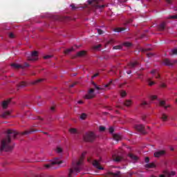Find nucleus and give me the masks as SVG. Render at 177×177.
Instances as JSON below:
<instances>
[{
    "mask_svg": "<svg viewBox=\"0 0 177 177\" xmlns=\"http://www.w3.org/2000/svg\"><path fill=\"white\" fill-rule=\"evenodd\" d=\"M71 7L72 8V10H75V9H78V7H75V5L71 4Z\"/></svg>",
    "mask_w": 177,
    "mask_h": 177,
    "instance_id": "nucleus-47",
    "label": "nucleus"
},
{
    "mask_svg": "<svg viewBox=\"0 0 177 177\" xmlns=\"http://www.w3.org/2000/svg\"><path fill=\"white\" fill-rule=\"evenodd\" d=\"M97 31L99 35H102L104 32H103V30H102L101 29H99V28L97 29Z\"/></svg>",
    "mask_w": 177,
    "mask_h": 177,
    "instance_id": "nucleus-42",
    "label": "nucleus"
},
{
    "mask_svg": "<svg viewBox=\"0 0 177 177\" xmlns=\"http://www.w3.org/2000/svg\"><path fill=\"white\" fill-rule=\"evenodd\" d=\"M177 59L169 60V59H163V64L165 66H174V64H176Z\"/></svg>",
    "mask_w": 177,
    "mask_h": 177,
    "instance_id": "nucleus-9",
    "label": "nucleus"
},
{
    "mask_svg": "<svg viewBox=\"0 0 177 177\" xmlns=\"http://www.w3.org/2000/svg\"><path fill=\"white\" fill-rule=\"evenodd\" d=\"M109 132H110V133H113L114 132V128L110 127L109 128Z\"/></svg>",
    "mask_w": 177,
    "mask_h": 177,
    "instance_id": "nucleus-55",
    "label": "nucleus"
},
{
    "mask_svg": "<svg viewBox=\"0 0 177 177\" xmlns=\"http://www.w3.org/2000/svg\"><path fill=\"white\" fill-rule=\"evenodd\" d=\"M38 51L32 52L31 55L28 57V60H30L31 62H35V60H38Z\"/></svg>",
    "mask_w": 177,
    "mask_h": 177,
    "instance_id": "nucleus-7",
    "label": "nucleus"
},
{
    "mask_svg": "<svg viewBox=\"0 0 177 177\" xmlns=\"http://www.w3.org/2000/svg\"><path fill=\"white\" fill-rule=\"evenodd\" d=\"M169 19H177V15H171L169 17Z\"/></svg>",
    "mask_w": 177,
    "mask_h": 177,
    "instance_id": "nucleus-58",
    "label": "nucleus"
},
{
    "mask_svg": "<svg viewBox=\"0 0 177 177\" xmlns=\"http://www.w3.org/2000/svg\"><path fill=\"white\" fill-rule=\"evenodd\" d=\"M83 139L84 142H93L96 139V136L95 133L88 131L83 136Z\"/></svg>",
    "mask_w": 177,
    "mask_h": 177,
    "instance_id": "nucleus-3",
    "label": "nucleus"
},
{
    "mask_svg": "<svg viewBox=\"0 0 177 177\" xmlns=\"http://www.w3.org/2000/svg\"><path fill=\"white\" fill-rule=\"evenodd\" d=\"M125 30H127V28H116L114 29V32H121L122 31H125Z\"/></svg>",
    "mask_w": 177,
    "mask_h": 177,
    "instance_id": "nucleus-25",
    "label": "nucleus"
},
{
    "mask_svg": "<svg viewBox=\"0 0 177 177\" xmlns=\"http://www.w3.org/2000/svg\"><path fill=\"white\" fill-rule=\"evenodd\" d=\"M86 117H87L86 113H82V115H80L81 120H86Z\"/></svg>",
    "mask_w": 177,
    "mask_h": 177,
    "instance_id": "nucleus-36",
    "label": "nucleus"
},
{
    "mask_svg": "<svg viewBox=\"0 0 177 177\" xmlns=\"http://www.w3.org/2000/svg\"><path fill=\"white\" fill-rule=\"evenodd\" d=\"M69 132H71V133H77V129H70Z\"/></svg>",
    "mask_w": 177,
    "mask_h": 177,
    "instance_id": "nucleus-40",
    "label": "nucleus"
},
{
    "mask_svg": "<svg viewBox=\"0 0 177 177\" xmlns=\"http://www.w3.org/2000/svg\"><path fill=\"white\" fill-rule=\"evenodd\" d=\"M120 96L121 97H125V96H127V91L122 90L120 91Z\"/></svg>",
    "mask_w": 177,
    "mask_h": 177,
    "instance_id": "nucleus-33",
    "label": "nucleus"
},
{
    "mask_svg": "<svg viewBox=\"0 0 177 177\" xmlns=\"http://www.w3.org/2000/svg\"><path fill=\"white\" fill-rule=\"evenodd\" d=\"M175 174H176L175 171H165V174L169 177L175 176Z\"/></svg>",
    "mask_w": 177,
    "mask_h": 177,
    "instance_id": "nucleus-24",
    "label": "nucleus"
},
{
    "mask_svg": "<svg viewBox=\"0 0 177 177\" xmlns=\"http://www.w3.org/2000/svg\"><path fill=\"white\" fill-rule=\"evenodd\" d=\"M131 23H132V19H129L127 20L124 24V26H127V24H131Z\"/></svg>",
    "mask_w": 177,
    "mask_h": 177,
    "instance_id": "nucleus-45",
    "label": "nucleus"
},
{
    "mask_svg": "<svg viewBox=\"0 0 177 177\" xmlns=\"http://www.w3.org/2000/svg\"><path fill=\"white\" fill-rule=\"evenodd\" d=\"M77 103H78V104H82L84 103V101H82V100H79V101L77 102Z\"/></svg>",
    "mask_w": 177,
    "mask_h": 177,
    "instance_id": "nucleus-64",
    "label": "nucleus"
},
{
    "mask_svg": "<svg viewBox=\"0 0 177 177\" xmlns=\"http://www.w3.org/2000/svg\"><path fill=\"white\" fill-rule=\"evenodd\" d=\"M23 68H26V67H30V64H27V63H25L23 66H22Z\"/></svg>",
    "mask_w": 177,
    "mask_h": 177,
    "instance_id": "nucleus-48",
    "label": "nucleus"
},
{
    "mask_svg": "<svg viewBox=\"0 0 177 177\" xmlns=\"http://www.w3.org/2000/svg\"><path fill=\"white\" fill-rule=\"evenodd\" d=\"M166 153L167 152L165 151V150L157 151L154 152L153 156L156 157V158H158L160 157H162V156H165Z\"/></svg>",
    "mask_w": 177,
    "mask_h": 177,
    "instance_id": "nucleus-10",
    "label": "nucleus"
},
{
    "mask_svg": "<svg viewBox=\"0 0 177 177\" xmlns=\"http://www.w3.org/2000/svg\"><path fill=\"white\" fill-rule=\"evenodd\" d=\"M74 47H72L71 48H68V49H66L65 51H64V53L65 55H68V53H70V52H73L74 51Z\"/></svg>",
    "mask_w": 177,
    "mask_h": 177,
    "instance_id": "nucleus-31",
    "label": "nucleus"
},
{
    "mask_svg": "<svg viewBox=\"0 0 177 177\" xmlns=\"http://www.w3.org/2000/svg\"><path fill=\"white\" fill-rule=\"evenodd\" d=\"M88 5H91L95 9H103V8H106V5H99L95 0H88Z\"/></svg>",
    "mask_w": 177,
    "mask_h": 177,
    "instance_id": "nucleus-4",
    "label": "nucleus"
},
{
    "mask_svg": "<svg viewBox=\"0 0 177 177\" xmlns=\"http://www.w3.org/2000/svg\"><path fill=\"white\" fill-rule=\"evenodd\" d=\"M145 162L147 164H149V161H150V158L149 157H147L145 158Z\"/></svg>",
    "mask_w": 177,
    "mask_h": 177,
    "instance_id": "nucleus-52",
    "label": "nucleus"
},
{
    "mask_svg": "<svg viewBox=\"0 0 177 177\" xmlns=\"http://www.w3.org/2000/svg\"><path fill=\"white\" fill-rule=\"evenodd\" d=\"M129 157H130V158L131 160H133L134 161H138V156L133 155V153H129Z\"/></svg>",
    "mask_w": 177,
    "mask_h": 177,
    "instance_id": "nucleus-26",
    "label": "nucleus"
},
{
    "mask_svg": "<svg viewBox=\"0 0 177 177\" xmlns=\"http://www.w3.org/2000/svg\"><path fill=\"white\" fill-rule=\"evenodd\" d=\"M112 158L113 160L115 161V162H120V161H122V158L118 155H113Z\"/></svg>",
    "mask_w": 177,
    "mask_h": 177,
    "instance_id": "nucleus-13",
    "label": "nucleus"
},
{
    "mask_svg": "<svg viewBox=\"0 0 177 177\" xmlns=\"http://www.w3.org/2000/svg\"><path fill=\"white\" fill-rule=\"evenodd\" d=\"M75 85H77V82H75V83L71 84V85L69 86V88H74V86H75Z\"/></svg>",
    "mask_w": 177,
    "mask_h": 177,
    "instance_id": "nucleus-57",
    "label": "nucleus"
},
{
    "mask_svg": "<svg viewBox=\"0 0 177 177\" xmlns=\"http://www.w3.org/2000/svg\"><path fill=\"white\" fill-rule=\"evenodd\" d=\"M85 156H86V152H83L78 162H72V168L69 169L68 177H73V175L77 176V174L81 172V166L84 164V158H85Z\"/></svg>",
    "mask_w": 177,
    "mask_h": 177,
    "instance_id": "nucleus-2",
    "label": "nucleus"
},
{
    "mask_svg": "<svg viewBox=\"0 0 177 177\" xmlns=\"http://www.w3.org/2000/svg\"><path fill=\"white\" fill-rule=\"evenodd\" d=\"M94 92H95V89L91 88L88 91V94L85 95V99H93V97H95V95L93 94Z\"/></svg>",
    "mask_w": 177,
    "mask_h": 177,
    "instance_id": "nucleus-12",
    "label": "nucleus"
},
{
    "mask_svg": "<svg viewBox=\"0 0 177 177\" xmlns=\"http://www.w3.org/2000/svg\"><path fill=\"white\" fill-rule=\"evenodd\" d=\"M93 165L95 168L100 170H103L104 168H103L102 166H100V162L97 160H94L93 161Z\"/></svg>",
    "mask_w": 177,
    "mask_h": 177,
    "instance_id": "nucleus-11",
    "label": "nucleus"
},
{
    "mask_svg": "<svg viewBox=\"0 0 177 177\" xmlns=\"http://www.w3.org/2000/svg\"><path fill=\"white\" fill-rule=\"evenodd\" d=\"M9 38H12V39L15 38V34H13V32H10L9 34Z\"/></svg>",
    "mask_w": 177,
    "mask_h": 177,
    "instance_id": "nucleus-50",
    "label": "nucleus"
},
{
    "mask_svg": "<svg viewBox=\"0 0 177 177\" xmlns=\"http://www.w3.org/2000/svg\"><path fill=\"white\" fill-rule=\"evenodd\" d=\"M142 107H143V106H147V102H142V103H141V104H140Z\"/></svg>",
    "mask_w": 177,
    "mask_h": 177,
    "instance_id": "nucleus-60",
    "label": "nucleus"
},
{
    "mask_svg": "<svg viewBox=\"0 0 177 177\" xmlns=\"http://www.w3.org/2000/svg\"><path fill=\"white\" fill-rule=\"evenodd\" d=\"M100 132H104V131H106V127H104L103 126H100Z\"/></svg>",
    "mask_w": 177,
    "mask_h": 177,
    "instance_id": "nucleus-43",
    "label": "nucleus"
},
{
    "mask_svg": "<svg viewBox=\"0 0 177 177\" xmlns=\"http://www.w3.org/2000/svg\"><path fill=\"white\" fill-rule=\"evenodd\" d=\"M165 27H167V23L162 22L158 26V31H164L165 30Z\"/></svg>",
    "mask_w": 177,
    "mask_h": 177,
    "instance_id": "nucleus-14",
    "label": "nucleus"
},
{
    "mask_svg": "<svg viewBox=\"0 0 177 177\" xmlns=\"http://www.w3.org/2000/svg\"><path fill=\"white\" fill-rule=\"evenodd\" d=\"M160 88H167V84H165V83H162V84H160Z\"/></svg>",
    "mask_w": 177,
    "mask_h": 177,
    "instance_id": "nucleus-53",
    "label": "nucleus"
},
{
    "mask_svg": "<svg viewBox=\"0 0 177 177\" xmlns=\"http://www.w3.org/2000/svg\"><path fill=\"white\" fill-rule=\"evenodd\" d=\"M113 50H121V49H122V46L121 45H118V46H115L113 47Z\"/></svg>",
    "mask_w": 177,
    "mask_h": 177,
    "instance_id": "nucleus-34",
    "label": "nucleus"
},
{
    "mask_svg": "<svg viewBox=\"0 0 177 177\" xmlns=\"http://www.w3.org/2000/svg\"><path fill=\"white\" fill-rule=\"evenodd\" d=\"M9 115H10V112H9V111H7L2 114L0 113V117H1V118H8Z\"/></svg>",
    "mask_w": 177,
    "mask_h": 177,
    "instance_id": "nucleus-18",
    "label": "nucleus"
},
{
    "mask_svg": "<svg viewBox=\"0 0 177 177\" xmlns=\"http://www.w3.org/2000/svg\"><path fill=\"white\" fill-rule=\"evenodd\" d=\"M139 64V62H138V61H135L134 62H130L128 64V67H129V68H135V67H136V66H138Z\"/></svg>",
    "mask_w": 177,
    "mask_h": 177,
    "instance_id": "nucleus-16",
    "label": "nucleus"
},
{
    "mask_svg": "<svg viewBox=\"0 0 177 177\" xmlns=\"http://www.w3.org/2000/svg\"><path fill=\"white\" fill-rule=\"evenodd\" d=\"M86 52L84 51V50H82V51H80L77 53L76 56L77 57H82L84 56H85Z\"/></svg>",
    "mask_w": 177,
    "mask_h": 177,
    "instance_id": "nucleus-23",
    "label": "nucleus"
},
{
    "mask_svg": "<svg viewBox=\"0 0 177 177\" xmlns=\"http://www.w3.org/2000/svg\"><path fill=\"white\" fill-rule=\"evenodd\" d=\"M100 48H102V44H98V45L93 46V49L95 50H97L100 49Z\"/></svg>",
    "mask_w": 177,
    "mask_h": 177,
    "instance_id": "nucleus-35",
    "label": "nucleus"
},
{
    "mask_svg": "<svg viewBox=\"0 0 177 177\" xmlns=\"http://www.w3.org/2000/svg\"><path fill=\"white\" fill-rule=\"evenodd\" d=\"M151 74L155 77V78L158 79L160 78V74L157 72V70L153 69L151 71Z\"/></svg>",
    "mask_w": 177,
    "mask_h": 177,
    "instance_id": "nucleus-17",
    "label": "nucleus"
},
{
    "mask_svg": "<svg viewBox=\"0 0 177 177\" xmlns=\"http://www.w3.org/2000/svg\"><path fill=\"white\" fill-rule=\"evenodd\" d=\"M135 129L142 133V135H146V129L145 125L143 124H136L134 126Z\"/></svg>",
    "mask_w": 177,
    "mask_h": 177,
    "instance_id": "nucleus-5",
    "label": "nucleus"
},
{
    "mask_svg": "<svg viewBox=\"0 0 177 177\" xmlns=\"http://www.w3.org/2000/svg\"><path fill=\"white\" fill-rule=\"evenodd\" d=\"M62 151H63V149H62V147H57V149H56L57 153H62Z\"/></svg>",
    "mask_w": 177,
    "mask_h": 177,
    "instance_id": "nucleus-37",
    "label": "nucleus"
},
{
    "mask_svg": "<svg viewBox=\"0 0 177 177\" xmlns=\"http://www.w3.org/2000/svg\"><path fill=\"white\" fill-rule=\"evenodd\" d=\"M37 130L35 129H30V130H26L22 133H21V135H30V133H32V132H35Z\"/></svg>",
    "mask_w": 177,
    "mask_h": 177,
    "instance_id": "nucleus-20",
    "label": "nucleus"
},
{
    "mask_svg": "<svg viewBox=\"0 0 177 177\" xmlns=\"http://www.w3.org/2000/svg\"><path fill=\"white\" fill-rule=\"evenodd\" d=\"M11 67H13V68H23V66L17 64H12Z\"/></svg>",
    "mask_w": 177,
    "mask_h": 177,
    "instance_id": "nucleus-28",
    "label": "nucleus"
},
{
    "mask_svg": "<svg viewBox=\"0 0 177 177\" xmlns=\"http://www.w3.org/2000/svg\"><path fill=\"white\" fill-rule=\"evenodd\" d=\"M114 42H115L114 39H112L108 41L107 44H114Z\"/></svg>",
    "mask_w": 177,
    "mask_h": 177,
    "instance_id": "nucleus-51",
    "label": "nucleus"
},
{
    "mask_svg": "<svg viewBox=\"0 0 177 177\" xmlns=\"http://www.w3.org/2000/svg\"><path fill=\"white\" fill-rule=\"evenodd\" d=\"M106 177H121V171H118L116 172L108 171L106 174Z\"/></svg>",
    "mask_w": 177,
    "mask_h": 177,
    "instance_id": "nucleus-8",
    "label": "nucleus"
},
{
    "mask_svg": "<svg viewBox=\"0 0 177 177\" xmlns=\"http://www.w3.org/2000/svg\"><path fill=\"white\" fill-rule=\"evenodd\" d=\"M92 85H93V86L95 88V89H97V91H102L103 88L100 87L99 86L96 85V83H95V82H92Z\"/></svg>",
    "mask_w": 177,
    "mask_h": 177,
    "instance_id": "nucleus-29",
    "label": "nucleus"
},
{
    "mask_svg": "<svg viewBox=\"0 0 177 177\" xmlns=\"http://www.w3.org/2000/svg\"><path fill=\"white\" fill-rule=\"evenodd\" d=\"M166 2H167V3L171 4V3H172V0H166Z\"/></svg>",
    "mask_w": 177,
    "mask_h": 177,
    "instance_id": "nucleus-63",
    "label": "nucleus"
},
{
    "mask_svg": "<svg viewBox=\"0 0 177 177\" xmlns=\"http://www.w3.org/2000/svg\"><path fill=\"white\" fill-rule=\"evenodd\" d=\"M50 57H52V55H46L44 57V59H50Z\"/></svg>",
    "mask_w": 177,
    "mask_h": 177,
    "instance_id": "nucleus-59",
    "label": "nucleus"
},
{
    "mask_svg": "<svg viewBox=\"0 0 177 177\" xmlns=\"http://www.w3.org/2000/svg\"><path fill=\"white\" fill-rule=\"evenodd\" d=\"M10 100H12V99H8V100L3 102V103H2L3 109H8V106L9 103H10Z\"/></svg>",
    "mask_w": 177,
    "mask_h": 177,
    "instance_id": "nucleus-15",
    "label": "nucleus"
},
{
    "mask_svg": "<svg viewBox=\"0 0 177 177\" xmlns=\"http://www.w3.org/2000/svg\"><path fill=\"white\" fill-rule=\"evenodd\" d=\"M149 86H153V85H156L155 82H152L151 79L147 80Z\"/></svg>",
    "mask_w": 177,
    "mask_h": 177,
    "instance_id": "nucleus-32",
    "label": "nucleus"
},
{
    "mask_svg": "<svg viewBox=\"0 0 177 177\" xmlns=\"http://www.w3.org/2000/svg\"><path fill=\"white\" fill-rule=\"evenodd\" d=\"M43 80H44V79H39V80L35 81L32 84H33V85H35V84H38L39 82H42Z\"/></svg>",
    "mask_w": 177,
    "mask_h": 177,
    "instance_id": "nucleus-41",
    "label": "nucleus"
},
{
    "mask_svg": "<svg viewBox=\"0 0 177 177\" xmlns=\"http://www.w3.org/2000/svg\"><path fill=\"white\" fill-rule=\"evenodd\" d=\"M28 84H27L26 82H21L17 85V89H20V88H24L25 86H27Z\"/></svg>",
    "mask_w": 177,
    "mask_h": 177,
    "instance_id": "nucleus-21",
    "label": "nucleus"
},
{
    "mask_svg": "<svg viewBox=\"0 0 177 177\" xmlns=\"http://www.w3.org/2000/svg\"><path fill=\"white\" fill-rule=\"evenodd\" d=\"M56 164H63V161L59 160V158H57L54 160V161L51 162L50 164L45 165L44 167L45 168H46V169H48V168L53 167V165H56Z\"/></svg>",
    "mask_w": 177,
    "mask_h": 177,
    "instance_id": "nucleus-6",
    "label": "nucleus"
},
{
    "mask_svg": "<svg viewBox=\"0 0 177 177\" xmlns=\"http://www.w3.org/2000/svg\"><path fill=\"white\" fill-rule=\"evenodd\" d=\"M124 104L126 106V107H131V106H132V100H125L124 102Z\"/></svg>",
    "mask_w": 177,
    "mask_h": 177,
    "instance_id": "nucleus-22",
    "label": "nucleus"
},
{
    "mask_svg": "<svg viewBox=\"0 0 177 177\" xmlns=\"http://www.w3.org/2000/svg\"><path fill=\"white\" fill-rule=\"evenodd\" d=\"M113 139L114 140H121V136L118 135V134H113Z\"/></svg>",
    "mask_w": 177,
    "mask_h": 177,
    "instance_id": "nucleus-30",
    "label": "nucleus"
},
{
    "mask_svg": "<svg viewBox=\"0 0 177 177\" xmlns=\"http://www.w3.org/2000/svg\"><path fill=\"white\" fill-rule=\"evenodd\" d=\"M152 56H154V54L149 53L147 54V57H152Z\"/></svg>",
    "mask_w": 177,
    "mask_h": 177,
    "instance_id": "nucleus-49",
    "label": "nucleus"
},
{
    "mask_svg": "<svg viewBox=\"0 0 177 177\" xmlns=\"http://www.w3.org/2000/svg\"><path fill=\"white\" fill-rule=\"evenodd\" d=\"M160 120H162V121H163V122H166V121H168V115L166 113H162Z\"/></svg>",
    "mask_w": 177,
    "mask_h": 177,
    "instance_id": "nucleus-19",
    "label": "nucleus"
},
{
    "mask_svg": "<svg viewBox=\"0 0 177 177\" xmlns=\"http://www.w3.org/2000/svg\"><path fill=\"white\" fill-rule=\"evenodd\" d=\"M145 168H156V165L154 163H148L145 165Z\"/></svg>",
    "mask_w": 177,
    "mask_h": 177,
    "instance_id": "nucleus-27",
    "label": "nucleus"
},
{
    "mask_svg": "<svg viewBox=\"0 0 177 177\" xmlns=\"http://www.w3.org/2000/svg\"><path fill=\"white\" fill-rule=\"evenodd\" d=\"M151 48H140V52L145 53V52H147V50H151Z\"/></svg>",
    "mask_w": 177,
    "mask_h": 177,
    "instance_id": "nucleus-39",
    "label": "nucleus"
},
{
    "mask_svg": "<svg viewBox=\"0 0 177 177\" xmlns=\"http://www.w3.org/2000/svg\"><path fill=\"white\" fill-rule=\"evenodd\" d=\"M99 76V73H95L92 76V78H96V77Z\"/></svg>",
    "mask_w": 177,
    "mask_h": 177,
    "instance_id": "nucleus-62",
    "label": "nucleus"
},
{
    "mask_svg": "<svg viewBox=\"0 0 177 177\" xmlns=\"http://www.w3.org/2000/svg\"><path fill=\"white\" fill-rule=\"evenodd\" d=\"M113 84V81L109 82L108 84L104 85V88H109Z\"/></svg>",
    "mask_w": 177,
    "mask_h": 177,
    "instance_id": "nucleus-44",
    "label": "nucleus"
},
{
    "mask_svg": "<svg viewBox=\"0 0 177 177\" xmlns=\"http://www.w3.org/2000/svg\"><path fill=\"white\" fill-rule=\"evenodd\" d=\"M19 132L15 130L8 129L6 131V135L1 141L0 151H12L13 146L10 145L12 139H16Z\"/></svg>",
    "mask_w": 177,
    "mask_h": 177,
    "instance_id": "nucleus-1",
    "label": "nucleus"
},
{
    "mask_svg": "<svg viewBox=\"0 0 177 177\" xmlns=\"http://www.w3.org/2000/svg\"><path fill=\"white\" fill-rule=\"evenodd\" d=\"M139 80H143V75H138V77Z\"/></svg>",
    "mask_w": 177,
    "mask_h": 177,
    "instance_id": "nucleus-61",
    "label": "nucleus"
},
{
    "mask_svg": "<svg viewBox=\"0 0 177 177\" xmlns=\"http://www.w3.org/2000/svg\"><path fill=\"white\" fill-rule=\"evenodd\" d=\"M160 106H165V101H160Z\"/></svg>",
    "mask_w": 177,
    "mask_h": 177,
    "instance_id": "nucleus-54",
    "label": "nucleus"
},
{
    "mask_svg": "<svg viewBox=\"0 0 177 177\" xmlns=\"http://www.w3.org/2000/svg\"><path fill=\"white\" fill-rule=\"evenodd\" d=\"M171 55H177V49L176 48L173 49L171 50Z\"/></svg>",
    "mask_w": 177,
    "mask_h": 177,
    "instance_id": "nucleus-46",
    "label": "nucleus"
},
{
    "mask_svg": "<svg viewBox=\"0 0 177 177\" xmlns=\"http://www.w3.org/2000/svg\"><path fill=\"white\" fill-rule=\"evenodd\" d=\"M123 45H124V46H127V48H129L130 46H132V44L131 43H129V42H124L123 44Z\"/></svg>",
    "mask_w": 177,
    "mask_h": 177,
    "instance_id": "nucleus-38",
    "label": "nucleus"
},
{
    "mask_svg": "<svg viewBox=\"0 0 177 177\" xmlns=\"http://www.w3.org/2000/svg\"><path fill=\"white\" fill-rule=\"evenodd\" d=\"M151 100H156L157 99V95H152L151 97Z\"/></svg>",
    "mask_w": 177,
    "mask_h": 177,
    "instance_id": "nucleus-56",
    "label": "nucleus"
}]
</instances>
